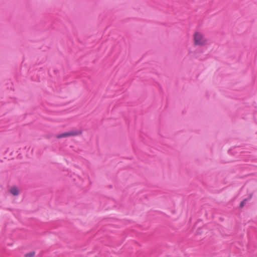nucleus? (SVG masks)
I'll return each mask as SVG.
<instances>
[{"label":"nucleus","mask_w":257,"mask_h":257,"mask_svg":"<svg viewBox=\"0 0 257 257\" xmlns=\"http://www.w3.org/2000/svg\"><path fill=\"white\" fill-rule=\"evenodd\" d=\"M11 193L14 195H18L19 193V191L18 188L16 187H12L10 190Z\"/></svg>","instance_id":"nucleus-3"},{"label":"nucleus","mask_w":257,"mask_h":257,"mask_svg":"<svg viewBox=\"0 0 257 257\" xmlns=\"http://www.w3.org/2000/svg\"><path fill=\"white\" fill-rule=\"evenodd\" d=\"M82 133L81 130H72L68 132H66L57 136V139H61L63 138H66L69 137H74L81 135Z\"/></svg>","instance_id":"nucleus-2"},{"label":"nucleus","mask_w":257,"mask_h":257,"mask_svg":"<svg viewBox=\"0 0 257 257\" xmlns=\"http://www.w3.org/2000/svg\"><path fill=\"white\" fill-rule=\"evenodd\" d=\"M35 255V252L33 251V252H29V253H27L25 255V257H34Z\"/></svg>","instance_id":"nucleus-4"},{"label":"nucleus","mask_w":257,"mask_h":257,"mask_svg":"<svg viewBox=\"0 0 257 257\" xmlns=\"http://www.w3.org/2000/svg\"><path fill=\"white\" fill-rule=\"evenodd\" d=\"M246 200L247 199H244L243 200L240 204V208H242L243 207V206H244L245 204L246 203Z\"/></svg>","instance_id":"nucleus-5"},{"label":"nucleus","mask_w":257,"mask_h":257,"mask_svg":"<svg viewBox=\"0 0 257 257\" xmlns=\"http://www.w3.org/2000/svg\"><path fill=\"white\" fill-rule=\"evenodd\" d=\"M193 39L194 44L196 46H203L208 44V40L200 32H195L193 35Z\"/></svg>","instance_id":"nucleus-1"}]
</instances>
